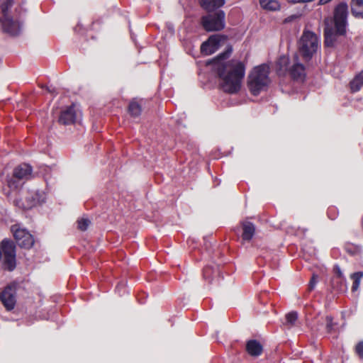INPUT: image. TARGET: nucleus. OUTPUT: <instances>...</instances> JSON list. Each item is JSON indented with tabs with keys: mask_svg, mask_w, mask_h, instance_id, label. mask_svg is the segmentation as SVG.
Returning a JSON list of instances; mask_svg holds the SVG:
<instances>
[{
	"mask_svg": "<svg viewBox=\"0 0 363 363\" xmlns=\"http://www.w3.org/2000/svg\"><path fill=\"white\" fill-rule=\"evenodd\" d=\"M269 67L267 65L255 67L249 74L247 86L250 91L255 96L266 90L270 84L269 77Z\"/></svg>",
	"mask_w": 363,
	"mask_h": 363,
	"instance_id": "obj_3",
	"label": "nucleus"
},
{
	"mask_svg": "<svg viewBox=\"0 0 363 363\" xmlns=\"http://www.w3.org/2000/svg\"><path fill=\"white\" fill-rule=\"evenodd\" d=\"M363 86V71L359 73L350 82V89L352 92H357L360 90Z\"/></svg>",
	"mask_w": 363,
	"mask_h": 363,
	"instance_id": "obj_20",
	"label": "nucleus"
},
{
	"mask_svg": "<svg viewBox=\"0 0 363 363\" xmlns=\"http://www.w3.org/2000/svg\"><path fill=\"white\" fill-rule=\"evenodd\" d=\"M362 277H363L362 272H356L351 275V278L353 280V284H352V290L353 291H355L358 289L359 284H360V281H361Z\"/></svg>",
	"mask_w": 363,
	"mask_h": 363,
	"instance_id": "obj_23",
	"label": "nucleus"
},
{
	"mask_svg": "<svg viewBox=\"0 0 363 363\" xmlns=\"http://www.w3.org/2000/svg\"><path fill=\"white\" fill-rule=\"evenodd\" d=\"M201 23L207 31L220 30L225 27V13L223 11L203 16Z\"/></svg>",
	"mask_w": 363,
	"mask_h": 363,
	"instance_id": "obj_6",
	"label": "nucleus"
},
{
	"mask_svg": "<svg viewBox=\"0 0 363 363\" xmlns=\"http://www.w3.org/2000/svg\"><path fill=\"white\" fill-rule=\"evenodd\" d=\"M298 318V314L296 312H290L286 315V324L292 326Z\"/></svg>",
	"mask_w": 363,
	"mask_h": 363,
	"instance_id": "obj_26",
	"label": "nucleus"
},
{
	"mask_svg": "<svg viewBox=\"0 0 363 363\" xmlns=\"http://www.w3.org/2000/svg\"><path fill=\"white\" fill-rule=\"evenodd\" d=\"M232 52L229 48L213 60L214 70L219 77V85L222 90L230 94L237 93L241 87L245 76V67L238 60L225 61Z\"/></svg>",
	"mask_w": 363,
	"mask_h": 363,
	"instance_id": "obj_1",
	"label": "nucleus"
},
{
	"mask_svg": "<svg viewBox=\"0 0 363 363\" xmlns=\"http://www.w3.org/2000/svg\"><path fill=\"white\" fill-rule=\"evenodd\" d=\"M218 273V267L213 268L212 267L208 266L203 269V277L206 279H208L210 281L215 276H217Z\"/></svg>",
	"mask_w": 363,
	"mask_h": 363,
	"instance_id": "obj_22",
	"label": "nucleus"
},
{
	"mask_svg": "<svg viewBox=\"0 0 363 363\" xmlns=\"http://www.w3.org/2000/svg\"><path fill=\"white\" fill-rule=\"evenodd\" d=\"M13 0H4L1 4L3 17L1 18V23L4 32L11 35H16L21 30L19 22L13 21L7 16V11L13 4Z\"/></svg>",
	"mask_w": 363,
	"mask_h": 363,
	"instance_id": "obj_5",
	"label": "nucleus"
},
{
	"mask_svg": "<svg viewBox=\"0 0 363 363\" xmlns=\"http://www.w3.org/2000/svg\"><path fill=\"white\" fill-rule=\"evenodd\" d=\"M333 318L330 316L326 317V328L328 332H330L333 330Z\"/></svg>",
	"mask_w": 363,
	"mask_h": 363,
	"instance_id": "obj_29",
	"label": "nucleus"
},
{
	"mask_svg": "<svg viewBox=\"0 0 363 363\" xmlns=\"http://www.w3.org/2000/svg\"><path fill=\"white\" fill-rule=\"evenodd\" d=\"M90 220L87 218H82L77 220V228L82 231L87 229L90 224Z\"/></svg>",
	"mask_w": 363,
	"mask_h": 363,
	"instance_id": "obj_25",
	"label": "nucleus"
},
{
	"mask_svg": "<svg viewBox=\"0 0 363 363\" xmlns=\"http://www.w3.org/2000/svg\"><path fill=\"white\" fill-rule=\"evenodd\" d=\"M128 111L131 116L137 117L141 113V107L136 101H132L129 104Z\"/></svg>",
	"mask_w": 363,
	"mask_h": 363,
	"instance_id": "obj_24",
	"label": "nucleus"
},
{
	"mask_svg": "<svg viewBox=\"0 0 363 363\" xmlns=\"http://www.w3.org/2000/svg\"><path fill=\"white\" fill-rule=\"evenodd\" d=\"M45 88H46V90H47L48 91L50 92V93H52V92H53V91H54V88H52V87H49V86H45Z\"/></svg>",
	"mask_w": 363,
	"mask_h": 363,
	"instance_id": "obj_31",
	"label": "nucleus"
},
{
	"mask_svg": "<svg viewBox=\"0 0 363 363\" xmlns=\"http://www.w3.org/2000/svg\"><path fill=\"white\" fill-rule=\"evenodd\" d=\"M0 299L8 311L12 310L16 304L14 289L11 286L6 287L1 294Z\"/></svg>",
	"mask_w": 363,
	"mask_h": 363,
	"instance_id": "obj_12",
	"label": "nucleus"
},
{
	"mask_svg": "<svg viewBox=\"0 0 363 363\" xmlns=\"http://www.w3.org/2000/svg\"><path fill=\"white\" fill-rule=\"evenodd\" d=\"M32 168L28 164H21L15 168L13 177L18 179H28L30 177Z\"/></svg>",
	"mask_w": 363,
	"mask_h": 363,
	"instance_id": "obj_14",
	"label": "nucleus"
},
{
	"mask_svg": "<svg viewBox=\"0 0 363 363\" xmlns=\"http://www.w3.org/2000/svg\"><path fill=\"white\" fill-rule=\"evenodd\" d=\"M289 58L286 56H281L279 58L277 65L280 74H284L286 71L289 70Z\"/></svg>",
	"mask_w": 363,
	"mask_h": 363,
	"instance_id": "obj_21",
	"label": "nucleus"
},
{
	"mask_svg": "<svg viewBox=\"0 0 363 363\" xmlns=\"http://www.w3.org/2000/svg\"><path fill=\"white\" fill-rule=\"evenodd\" d=\"M259 4L264 9L277 11L280 9L279 3L276 0H259Z\"/></svg>",
	"mask_w": 363,
	"mask_h": 363,
	"instance_id": "obj_19",
	"label": "nucleus"
},
{
	"mask_svg": "<svg viewBox=\"0 0 363 363\" xmlns=\"http://www.w3.org/2000/svg\"><path fill=\"white\" fill-rule=\"evenodd\" d=\"M13 235L21 247L30 248L34 244L32 235L20 224L13 225L11 228Z\"/></svg>",
	"mask_w": 363,
	"mask_h": 363,
	"instance_id": "obj_7",
	"label": "nucleus"
},
{
	"mask_svg": "<svg viewBox=\"0 0 363 363\" xmlns=\"http://www.w3.org/2000/svg\"><path fill=\"white\" fill-rule=\"evenodd\" d=\"M246 350L252 356H259L262 352V347L257 340H250L247 342Z\"/></svg>",
	"mask_w": 363,
	"mask_h": 363,
	"instance_id": "obj_16",
	"label": "nucleus"
},
{
	"mask_svg": "<svg viewBox=\"0 0 363 363\" xmlns=\"http://www.w3.org/2000/svg\"><path fill=\"white\" fill-rule=\"evenodd\" d=\"M331 0H320V4H325L328 2H330Z\"/></svg>",
	"mask_w": 363,
	"mask_h": 363,
	"instance_id": "obj_32",
	"label": "nucleus"
},
{
	"mask_svg": "<svg viewBox=\"0 0 363 363\" xmlns=\"http://www.w3.org/2000/svg\"><path fill=\"white\" fill-rule=\"evenodd\" d=\"M80 116V111L72 105L61 111L59 122L63 125H70L75 123Z\"/></svg>",
	"mask_w": 363,
	"mask_h": 363,
	"instance_id": "obj_11",
	"label": "nucleus"
},
{
	"mask_svg": "<svg viewBox=\"0 0 363 363\" xmlns=\"http://www.w3.org/2000/svg\"><path fill=\"white\" fill-rule=\"evenodd\" d=\"M319 47L317 35L309 30H304L298 42V50L303 58L306 61L311 60Z\"/></svg>",
	"mask_w": 363,
	"mask_h": 363,
	"instance_id": "obj_4",
	"label": "nucleus"
},
{
	"mask_svg": "<svg viewBox=\"0 0 363 363\" xmlns=\"http://www.w3.org/2000/svg\"><path fill=\"white\" fill-rule=\"evenodd\" d=\"M227 38L225 35H214L211 36L208 40L202 43L201 51L206 55H209L217 51L220 47L226 43Z\"/></svg>",
	"mask_w": 363,
	"mask_h": 363,
	"instance_id": "obj_8",
	"label": "nucleus"
},
{
	"mask_svg": "<svg viewBox=\"0 0 363 363\" xmlns=\"http://www.w3.org/2000/svg\"><path fill=\"white\" fill-rule=\"evenodd\" d=\"M352 13L357 18H363V0H352Z\"/></svg>",
	"mask_w": 363,
	"mask_h": 363,
	"instance_id": "obj_18",
	"label": "nucleus"
},
{
	"mask_svg": "<svg viewBox=\"0 0 363 363\" xmlns=\"http://www.w3.org/2000/svg\"><path fill=\"white\" fill-rule=\"evenodd\" d=\"M289 73L295 79L302 80L305 77V67L298 62V57L296 55L294 56L292 65L289 67Z\"/></svg>",
	"mask_w": 363,
	"mask_h": 363,
	"instance_id": "obj_13",
	"label": "nucleus"
},
{
	"mask_svg": "<svg viewBox=\"0 0 363 363\" xmlns=\"http://www.w3.org/2000/svg\"><path fill=\"white\" fill-rule=\"evenodd\" d=\"M242 239L246 241L250 240L255 232V228L254 225L250 222H245L242 223Z\"/></svg>",
	"mask_w": 363,
	"mask_h": 363,
	"instance_id": "obj_17",
	"label": "nucleus"
},
{
	"mask_svg": "<svg viewBox=\"0 0 363 363\" xmlns=\"http://www.w3.org/2000/svg\"><path fill=\"white\" fill-rule=\"evenodd\" d=\"M347 5L341 3L335 9L333 19L325 21L324 35L325 45L327 47L334 46L337 38L345 35L347 25Z\"/></svg>",
	"mask_w": 363,
	"mask_h": 363,
	"instance_id": "obj_2",
	"label": "nucleus"
},
{
	"mask_svg": "<svg viewBox=\"0 0 363 363\" xmlns=\"http://www.w3.org/2000/svg\"><path fill=\"white\" fill-rule=\"evenodd\" d=\"M201 6L206 11H213L221 7L225 4V0H200Z\"/></svg>",
	"mask_w": 363,
	"mask_h": 363,
	"instance_id": "obj_15",
	"label": "nucleus"
},
{
	"mask_svg": "<svg viewBox=\"0 0 363 363\" xmlns=\"http://www.w3.org/2000/svg\"><path fill=\"white\" fill-rule=\"evenodd\" d=\"M45 200V195L44 192L36 191L29 193V195L26 197V201L23 202L21 201H16V205L20 208L28 209L38 204H40L44 202Z\"/></svg>",
	"mask_w": 363,
	"mask_h": 363,
	"instance_id": "obj_10",
	"label": "nucleus"
},
{
	"mask_svg": "<svg viewBox=\"0 0 363 363\" xmlns=\"http://www.w3.org/2000/svg\"><path fill=\"white\" fill-rule=\"evenodd\" d=\"M8 186L11 189H16L17 188V184L13 179L8 180Z\"/></svg>",
	"mask_w": 363,
	"mask_h": 363,
	"instance_id": "obj_30",
	"label": "nucleus"
},
{
	"mask_svg": "<svg viewBox=\"0 0 363 363\" xmlns=\"http://www.w3.org/2000/svg\"><path fill=\"white\" fill-rule=\"evenodd\" d=\"M356 353L363 359V341L359 342L355 347Z\"/></svg>",
	"mask_w": 363,
	"mask_h": 363,
	"instance_id": "obj_27",
	"label": "nucleus"
},
{
	"mask_svg": "<svg viewBox=\"0 0 363 363\" xmlns=\"http://www.w3.org/2000/svg\"><path fill=\"white\" fill-rule=\"evenodd\" d=\"M1 246L4 266L9 271H12L16 267L15 246L11 241L6 240L2 241Z\"/></svg>",
	"mask_w": 363,
	"mask_h": 363,
	"instance_id": "obj_9",
	"label": "nucleus"
},
{
	"mask_svg": "<svg viewBox=\"0 0 363 363\" xmlns=\"http://www.w3.org/2000/svg\"><path fill=\"white\" fill-rule=\"evenodd\" d=\"M317 282H318V276L316 274H313V276L311 279V281L309 282V284H308V288H309L310 291L313 290L315 288Z\"/></svg>",
	"mask_w": 363,
	"mask_h": 363,
	"instance_id": "obj_28",
	"label": "nucleus"
}]
</instances>
